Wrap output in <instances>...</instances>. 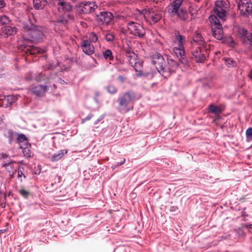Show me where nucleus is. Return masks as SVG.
Instances as JSON below:
<instances>
[{"instance_id": "nucleus-10", "label": "nucleus", "mask_w": 252, "mask_h": 252, "mask_svg": "<svg viewBox=\"0 0 252 252\" xmlns=\"http://www.w3.org/2000/svg\"><path fill=\"white\" fill-rule=\"evenodd\" d=\"M125 52L126 59L129 64L137 71L138 67L140 66L141 65L140 63L137 61V56L129 48L126 49Z\"/></svg>"}, {"instance_id": "nucleus-40", "label": "nucleus", "mask_w": 252, "mask_h": 252, "mask_svg": "<svg viewBox=\"0 0 252 252\" xmlns=\"http://www.w3.org/2000/svg\"><path fill=\"white\" fill-rule=\"evenodd\" d=\"M98 39V37L97 35L94 33H91L90 38L89 39H87V40L90 41L91 43L92 44V43H94L97 41Z\"/></svg>"}, {"instance_id": "nucleus-24", "label": "nucleus", "mask_w": 252, "mask_h": 252, "mask_svg": "<svg viewBox=\"0 0 252 252\" xmlns=\"http://www.w3.org/2000/svg\"><path fill=\"white\" fill-rule=\"evenodd\" d=\"M67 150L63 149L60 150L59 153H56L51 157V160L53 162L58 161L62 159L63 156L67 154Z\"/></svg>"}, {"instance_id": "nucleus-53", "label": "nucleus", "mask_w": 252, "mask_h": 252, "mask_svg": "<svg viewBox=\"0 0 252 252\" xmlns=\"http://www.w3.org/2000/svg\"><path fill=\"white\" fill-rule=\"evenodd\" d=\"M249 76L252 80V75H249Z\"/></svg>"}, {"instance_id": "nucleus-3", "label": "nucleus", "mask_w": 252, "mask_h": 252, "mask_svg": "<svg viewBox=\"0 0 252 252\" xmlns=\"http://www.w3.org/2000/svg\"><path fill=\"white\" fill-rule=\"evenodd\" d=\"M135 99V93L133 91L129 90L125 92L118 99L120 111L125 110V112L129 111V109H127V106Z\"/></svg>"}, {"instance_id": "nucleus-23", "label": "nucleus", "mask_w": 252, "mask_h": 252, "mask_svg": "<svg viewBox=\"0 0 252 252\" xmlns=\"http://www.w3.org/2000/svg\"><path fill=\"white\" fill-rule=\"evenodd\" d=\"M186 39V37L180 34L179 32L175 33V42L177 43L178 46L184 47V43L185 42Z\"/></svg>"}, {"instance_id": "nucleus-43", "label": "nucleus", "mask_w": 252, "mask_h": 252, "mask_svg": "<svg viewBox=\"0 0 252 252\" xmlns=\"http://www.w3.org/2000/svg\"><path fill=\"white\" fill-rule=\"evenodd\" d=\"M114 38V35L111 33H108L105 36L106 40L108 42L113 41Z\"/></svg>"}, {"instance_id": "nucleus-20", "label": "nucleus", "mask_w": 252, "mask_h": 252, "mask_svg": "<svg viewBox=\"0 0 252 252\" xmlns=\"http://www.w3.org/2000/svg\"><path fill=\"white\" fill-rule=\"evenodd\" d=\"M95 7H97V6L93 2H85L80 6L81 11L84 14L92 12L95 9Z\"/></svg>"}, {"instance_id": "nucleus-30", "label": "nucleus", "mask_w": 252, "mask_h": 252, "mask_svg": "<svg viewBox=\"0 0 252 252\" xmlns=\"http://www.w3.org/2000/svg\"><path fill=\"white\" fill-rule=\"evenodd\" d=\"M106 90L109 94H116L118 92V89L117 87L115 85L112 84L108 85L106 87Z\"/></svg>"}, {"instance_id": "nucleus-7", "label": "nucleus", "mask_w": 252, "mask_h": 252, "mask_svg": "<svg viewBox=\"0 0 252 252\" xmlns=\"http://www.w3.org/2000/svg\"><path fill=\"white\" fill-rule=\"evenodd\" d=\"M32 43L22 41V39L18 40V48L20 50L24 51L27 55H36L42 53V50L37 47L32 46Z\"/></svg>"}, {"instance_id": "nucleus-41", "label": "nucleus", "mask_w": 252, "mask_h": 252, "mask_svg": "<svg viewBox=\"0 0 252 252\" xmlns=\"http://www.w3.org/2000/svg\"><path fill=\"white\" fill-rule=\"evenodd\" d=\"M17 141L19 143H21V142L27 143L28 142L27 139L26 137L25 136V135L24 134H23L18 135V136L17 138Z\"/></svg>"}, {"instance_id": "nucleus-27", "label": "nucleus", "mask_w": 252, "mask_h": 252, "mask_svg": "<svg viewBox=\"0 0 252 252\" xmlns=\"http://www.w3.org/2000/svg\"><path fill=\"white\" fill-rule=\"evenodd\" d=\"M209 112L216 115H220L222 112V110L220 107L212 104L209 105Z\"/></svg>"}, {"instance_id": "nucleus-17", "label": "nucleus", "mask_w": 252, "mask_h": 252, "mask_svg": "<svg viewBox=\"0 0 252 252\" xmlns=\"http://www.w3.org/2000/svg\"><path fill=\"white\" fill-rule=\"evenodd\" d=\"M46 85H36L33 86L31 91L32 94L38 96H43L47 91Z\"/></svg>"}, {"instance_id": "nucleus-47", "label": "nucleus", "mask_w": 252, "mask_h": 252, "mask_svg": "<svg viewBox=\"0 0 252 252\" xmlns=\"http://www.w3.org/2000/svg\"><path fill=\"white\" fill-rule=\"evenodd\" d=\"M5 6V3L3 0H0V8H2Z\"/></svg>"}, {"instance_id": "nucleus-45", "label": "nucleus", "mask_w": 252, "mask_h": 252, "mask_svg": "<svg viewBox=\"0 0 252 252\" xmlns=\"http://www.w3.org/2000/svg\"><path fill=\"white\" fill-rule=\"evenodd\" d=\"M35 76H33L32 74H31L30 75H29L27 77H26V79L28 81H30V80H32V79H34V77Z\"/></svg>"}, {"instance_id": "nucleus-37", "label": "nucleus", "mask_w": 252, "mask_h": 252, "mask_svg": "<svg viewBox=\"0 0 252 252\" xmlns=\"http://www.w3.org/2000/svg\"><path fill=\"white\" fill-rule=\"evenodd\" d=\"M58 187V184L57 183L51 184L50 186H47L46 188L48 192H53Z\"/></svg>"}, {"instance_id": "nucleus-26", "label": "nucleus", "mask_w": 252, "mask_h": 252, "mask_svg": "<svg viewBox=\"0 0 252 252\" xmlns=\"http://www.w3.org/2000/svg\"><path fill=\"white\" fill-rule=\"evenodd\" d=\"M242 43L247 46L249 49L252 50V34L250 33L246 37H245L243 39Z\"/></svg>"}, {"instance_id": "nucleus-4", "label": "nucleus", "mask_w": 252, "mask_h": 252, "mask_svg": "<svg viewBox=\"0 0 252 252\" xmlns=\"http://www.w3.org/2000/svg\"><path fill=\"white\" fill-rule=\"evenodd\" d=\"M228 10V5L227 2L223 0H217L215 2V6L214 9V16H215L224 22L226 20Z\"/></svg>"}, {"instance_id": "nucleus-36", "label": "nucleus", "mask_w": 252, "mask_h": 252, "mask_svg": "<svg viewBox=\"0 0 252 252\" xmlns=\"http://www.w3.org/2000/svg\"><path fill=\"white\" fill-rule=\"evenodd\" d=\"M68 20L66 17H59L57 20V23L60 25H65L67 23Z\"/></svg>"}, {"instance_id": "nucleus-51", "label": "nucleus", "mask_w": 252, "mask_h": 252, "mask_svg": "<svg viewBox=\"0 0 252 252\" xmlns=\"http://www.w3.org/2000/svg\"><path fill=\"white\" fill-rule=\"evenodd\" d=\"M2 158L4 159L8 158V156L6 154H2Z\"/></svg>"}, {"instance_id": "nucleus-9", "label": "nucleus", "mask_w": 252, "mask_h": 252, "mask_svg": "<svg viewBox=\"0 0 252 252\" xmlns=\"http://www.w3.org/2000/svg\"><path fill=\"white\" fill-rule=\"evenodd\" d=\"M208 52L205 46H199L192 52V58L194 59L196 62L204 63Z\"/></svg>"}, {"instance_id": "nucleus-5", "label": "nucleus", "mask_w": 252, "mask_h": 252, "mask_svg": "<svg viewBox=\"0 0 252 252\" xmlns=\"http://www.w3.org/2000/svg\"><path fill=\"white\" fill-rule=\"evenodd\" d=\"M209 19L212 25L213 35L218 40L221 39L223 37V32L220 20L214 15L210 16Z\"/></svg>"}, {"instance_id": "nucleus-22", "label": "nucleus", "mask_w": 252, "mask_h": 252, "mask_svg": "<svg viewBox=\"0 0 252 252\" xmlns=\"http://www.w3.org/2000/svg\"><path fill=\"white\" fill-rule=\"evenodd\" d=\"M192 39L193 41L191 42L192 45L196 43L199 46H205V40L199 32H196L193 36Z\"/></svg>"}, {"instance_id": "nucleus-50", "label": "nucleus", "mask_w": 252, "mask_h": 252, "mask_svg": "<svg viewBox=\"0 0 252 252\" xmlns=\"http://www.w3.org/2000/svg\"><path fill=\"white\" fill-rule=\"evenodd\" d=\"M66 16L68 17V19L69 20H73V16L71 14H67Z\"/></svg>"}, {"instance_id": "nucleus-52", "label": "nucleus", "mask_w": 252, "mask_h": 252, "mask_svg": "<svg viewBox=\"0 0 252 252\" xmlns=\"http://www.w3.org/2000/svg\"><path fill=\"white\" fill-rule=\"evenodd\" d=\"M112 211H113V210H108V212H109V213L110 214H111V213H112Z\"/></svg>"}, {"instance_id": "nucleus-13", "label": "nucleus", "mask_w": 252, "mask_h": 252, "mask_svg": "<svg viewBox=\"0 0 252 252\" xmlns=\"http://www.w3.org/2000/svg\"><path fill=\"white\" fill-rule=\"evenodd\" d=\"M161 17V13L158 11L154 10L153 9L147 11L145 15V19L151 22H153L154 24L158 22Z\"/></svg>"}, {"instance_id": "nucleus-28", "label": "nucleus", "mask_w": 252, "mask_h": 252, "mask_svg": "<svg viewBox=\"0 0 252 252\" xmlns=\"http://www.w3.org/2000/svg\"><path fill=\"white\" fill-rule=\"evenodd\" d=\"M14 162L13 161H9L8 162H6L5 161L3 163V167H5L6 170L9 173H11L12 171H15L14 170L13 163Z\"/></svg>"}, {"instance_id": "nucleus-21", "label": "nucleus", "mask_w": 252, "mask_h": 252, "mask_svg": "<svg viewBox=\"0 0 252 252\" xmlns=\"http://www.w3.org/2000/svg\"><path fill=\"white\" fill-rule=\"evenodd\" d=\"M58 7L60 12H69L72 9V6L70 3L65 2L63 0H59Z\"/></svg>"}, {"instance_id": "nucleus-38", "label": "nucleus", "mask_w": 252, "mask_h": 252, "mask_svg": "<svg viewBox=\"0 0 252 252\" xmlns=\"http://www.w3.org/2000/svg\"><path fill=\"white\" fill-rule=\"evenodd\" d=\"M246 135L248 141L252 140V127H250L247 129Z\"/></svg>"}, {"instance_id": "nucleus-54", "label": "nucleus", "mask_w": 252, "mask_h": 252, "mask_svg": "<svg viewBox=\"0 0 252 252\" xmlns=\"http://www.w3.org/2000/svg\"><path fill=\"white\" fill-rule=\"evenodd\" d=\"M232 43H233V44H234V41L233 40H232Z\"/></svg>"}, {"instance_id": "nucleus-18", "label": "nucleus", "mask_w": 252, "mask_h": 252, "mask_svg": "<svg viewBox=\"0 0 252 252\" xmlns=\"http://www.w3.org/2000/svg\"><path fill=\"white\" fill-rule=\"evenodd\" d=\"M17 99L14 95H7L0 99V105L3 107H7L14 103Z\"/></svg>"}, {"instance_id": "nucleus-31", "label": "nucleus", "mask_w": 252, "mask_h": 252, "mask_svg": "<svg viewBox=\"0 0 252 252\" xmlns=\"http://www.w3.org/2000/svg\"><path fill=\"white\" fill-rule=\"evenodd\" d=\"M17 172H18L17 177H18V179L20 180V181L21 182H22L23 181L22 177H23L24 179H26V175L24 174V168L19 166L18 167V169Z\"/></svg>"}, {"instance_id": "nucleus-11", "label": "nucleus", "mask_w": 252, "mask_h": 252, "mask_svg": "<svg viewBox=\"0 0 252 252\" xmlns=\"http://www.w3.org/2000/svg\"><path fill=\"white\" fill-rule=\"evenodd\" d=\"M238 6L242 15L247 16L252 11V3L251 0H239Z\"/></svg>"}, {"instance_id": "nucleus-19", "label": "nucleus", "mask_w": 252, "mask_h": 252, "mask_svg": "<svg viewBox=\"0 0 252 252\" xmlns=\"http://www.w3.org/2000/svg\"><path fill=\"white\" fill-rule=\"evenodd\" d=\"M17 32L16 28L9 26H4L0 29V34L1 36L7 37L9 35L14 34Z\"/></svg>"}, {"instance_id": "nucleus-12", "label": "nucleus", "mask_w": 252, "mask_h": 252, "mask_svg": "<svg viewBox=\"0 0 252 252\" xmlns=\"http://www.w3.org/2000/svg\"><path fill=\"white\" fill-rule=\"evenodd\" d=\"M152 63L156 66L157 70L162 68V66L165 64V61L163 56L159 53L156 52L150 57Z\"/></svg>"}, {"instance_id": "nucleus-8", "label": "nucleus", "mask_w": 252, "mask_h": 252, "mask_svg": "<svg viewBox=\"0 0 252 252\" xmlns=\"http://www.w3.org/2000/svg\"><path fill=\"white\" fill-rule=\"evenodd\" d=\"M127 29L129 33L140 38L143 37L146 33V31L142 25L133 21L127 23Z\"/></svg>"}, {"instance_id": "nucleus-14", "label": "nucleus", "mask_w": 252, "mask_h": 252, "mask_svg": "<svg viewBox=\"0 0 252 252\" xmlns=\"http://www.w3.org/2000/svg\"><path fill=\"white\" fill-rule=\"evenodd\" d=\"M172 54L179 60V61L181 63L184 64L187 63L184 47H174L173 49Z\"/></svg>"}, {"instance_id": "nucleus-48", "label": "nucleus", "mask_w": 252, "mask_h": 252, "mask_svg": "<svg viewBox=\"0 0 252 252\" xmlns=\"http://www.w3.org/2000/svg\"><path fill=\"white\" fill-rule=\"evenodd\" d=\"M125 161H126V159H125V158H124V159H123V160L122 161H121V162H119V163H118V164H117V166H120V165H122V164H124V163H125Z\"/></svg>"}, {"instance_id": "nucleus-32", "label": "nucleus", "mask_w": 252, "mask_h": 252, "mask_svg": "<svg viewBox=\"0 0 252 252\" xmlns=\"http://www.w3.org/2000/svg\"><path fill=\"white\" fill-rule=\"evenodd\" d=\"M48 79V77L44 73H40L38 75L34 77V80H35L37 82L45 81Z\"/></svg>"}, {"instance_id": "nucleus-49", "label": "nucleus", "mask_w": 252, "mask_h": 252, "mask_svg": "<svg viewBox=\"0 0 252 252\" xmlns=\"http://www.w3.org/2000/svg\"><path fill=\"white\" fill-rule=\"evenodd\" d=\"M16 172V170H15V171H12V172H11V174H10L9 175L10 179L13 178L14 177V175L15 174Z\"/></svg>"}, {"instance_id": "nucleus-2", "label": "nucleus", "mask_w": 252, "mask_h": 252, "mask_svg": "<svg viewBox=\"0 0 252 252\" xmlns=\"http://www.w3.org/2000/svg\"><path fill=\"white\" fill-rule=\"evenodd\" d=\"M184 0H175L167 7V12L171 16L177 15L182 21L188 20L189 15L187 11L180 7Z\"/></svg>"}, {"instance_id": "nucleus-1", "label": "nucleus", "mask_w": 252, "mask_h": 252, "mask_svg": "<svg viewBox=\"0 0 252 252\" xmlns=\"http://www.w3.org/2000/svg\"><path fill=\"white\" fill-rule=\"evenodd\" d=\"M30 20L32 19L35 22L34 16L31 14L29 16ZM23 40L22 41L27 42L28 43H38L42 40L44 34L41 30L34 25L32 21H31L30 25L26 24L22 28Z\"/></svg>"}, {"instance_id": "nucleus-25", "label": "nucleus", "mask_w": 252, "mask_h": 252, "mask_svg": "<svg viewBox=\"0 0 252 252\" xmlns=\"http://www.w3.org/2000/svg\"><path fill=\"white\" fill-rule=\"evenodd\" d=\"M47 3L46 0H33V5L36 9H42Z\"/></svg>"}, {"instance_id": "nucleus-44", "label": "nucleus", "mask_w": 252, "mask_h": 252, "mask_svg": "<svg viewBox=\"0 0 252 252\" xmlns=\"http://www.w3.org/2000/svg\"><path fill=\"white\" fill-rule=\"evenodd\" d=\"M93 115L92 114L89 115L85 118L82 120L81 123L84 124L86 121L91 120L93 118Z\"/></svg>"}, {"instance_id": "nucleus-35", "label": "nucleus", "mask_w": 252, "mask_h": 252, "mask_svg": "<svg viewBox=\"0 0 252 252\" xmlns=\"http://www.w3.org/2000/svg\"><path fill=\"white\" fill-rule=\"evenodd\" d=\"M20 148L23 149V153L24 155V156L27 158H30L31 156V151H30V149L27 146L25 148H23L21 146H20Z\"/></svg>"}, {"instance_id": "nucleus-39", "label": "nucleus", "mask_w": 252, "mask_h": 252, "mask_svg": "<svg viewBox=\"0 0 252 252\" xmlns=\"http://www.w3.org/2000/svg\"><path fill=\"white\" fill-rule=\"evenodd\" d=\"M9 18L6 15H2L0 16V22L2 24H6L9 23Z\"/></svg>"}, {"instance_id": "nucleus-16", "label": "nucleus", "mask_w": 252, "mask_h": 252, "mask_svg": "<svg viewBox=\"0 0 252 252\" xmlns=\"http://www.w3.org/2000/svg\"><path fill=\"white\" fill-rule=\"evenodd\" d=\"M80 47L83 52L88 55H92L94 52V45L91 43L90 41L87 39L82 40L80 43Z\"/></svg>"}, {"instance_id": "nucleus-6", "label": "nucleus", "mask_w": 252, "mask_h": 252, "mask_svg": "<svg viewBox=\"0 0 252 252\" xmlns=\"http://www.w3.org/2000/svg\"><path fill=\"white\" fill-rule=\"evenodd\" d=\"M178 67V63L174 60L171 59L168 61L167 63L162 66L161 69L158 70L159 73L164 78L169 77L174 72Z\"/></svg>"}, {"instance_id": "nucleus-42", "label": "nucleus", "mask_w": 252, "mask_h": 252, "mask_svg": "<svg viewBox=\"0 0 252 252\" xmlns=\"http://www.w3.org/2000/svg\"><path fill=\"white\" fill-rule=\"evenodd\" d=\"M20 194L24 197L27 198L30 194L28 191L25 189H20L19 191Z\"/></svg>"}, {"instance_id": "nucleus-34", "label": "nucleus", "mask_w": 252, "mask_h": 252, "mask_svg": "<svg viewBox=\"0 0 252 252\" xmlns=\"http://www.w3.org/2000/svg\"><path fill=\"white\" fill-rule=\"evenodd\" d=\"M225 63L228 67H234L236 65V63L232 58L224 59Z\"/></svg>"}, {"instance_id": "nucleus-15", "label": "nucleus", "mask_w": 252, "mask_h": 252, "mask_svg": "<svg viewBox=\"0 0 252 252\" xmlns=\"http://www.w3.org/2000/svg\"><path fill=\"white\" fill-rule=\"evenodd\" d=\"M113 14L109 11L100 12L97 15V20L102 24H108L113 19Z\"/></svg>"}, {"instance_id": "nucleus-46", "label": "nucleus", "mask_w": 252, "mask_h": 252, "mask_svg": "<svg viewBox=\"0 0 252 252\" xmlns=\"http://www.w3.org/2000/svg\"><path fill=\"white\" fill-rule=\"evenodd\" d=\"M118 78L119 80L121 82H124L126 79V78L125 77L122 75L119 76Z\"/></svg>"}, {"instance_id": "nucleus-33", "label": "nucleus", "mask_w": 252, "mask_h": 252, "mask_svg": "<svg viewBox=\"0 0 252 252\" xmlns=\"http://www.w3.org/2000/svg\"><path fill=\"white\" fill-rule=\"evenodd\" d=\"M238 33L240 36L242 38V40L244 39L245 37H246L248 36V34L251 33L248 32V31L244 28H241L238 30Z\"/></svg>"}, {"instance_id": "nucleus-29", "label": "nucleus", "mask_w": 252, "mask_h": 252, "mask_svg": "<svg viewBox=\"0 0 252 252\" xmlns=\"http://www.w3.org/2000/svg\"><path fill=\"white\" fill-rule=\"evenodd\" d=\"M103 56L105 59L110 61L114 59L112 51L109 49H107L103 52Z\"/></svg>"}]
</instances>
